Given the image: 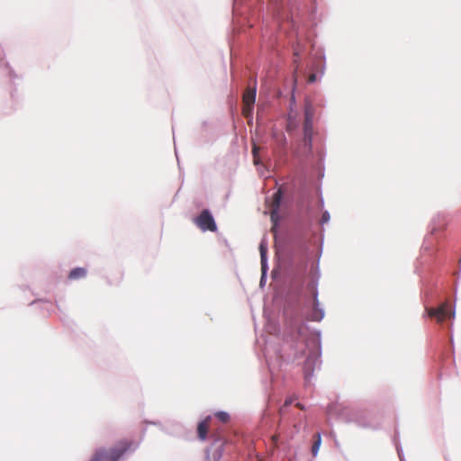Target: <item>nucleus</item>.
<instances>
[{"label":"nucleus","mask_w":461,"mask_h":461,"mask_svg":"<svg viewBox=\"0 0 461 461\" xmlns=\"http://www.w3.org/2000/svg\"><path fill=\"white\" fill-rule=\"evenodd\" d=\"M135 448V443L131 439H122L113 447H102L95 449L90 461H118L127 451Z\"/></svg>","instance_id":"f257e3e1"},{"label":"nucleus","mask_w":461,"mask_h":461,"mask_svg":"<svg viewBox=\"0 0 461 461\" xmlns=\"http://www.w3.org/2000/svg\"><path fill=\"white\" fill-rule=\"evenodd\" d=\"M427 315L435 319L438 323L444 322L447 319H453L455 317V312L450 309L447 302L441 303L438 307H426L425 309Z\"/></svg>","instance_id":"f03ea898"},{"label":"nucleus","mask_w":461,"mask_h":461,"mask_svg":"<svg viewBox=\"0 0 461 461\" xmlns=\"http://www.w3.org/2000/svg\"><path fill=\"white\" fill-rule=\"evenodd\" d=\"M256 85L252 87L248 86L242 95V114L248 119V123L252 121V112L256 101Z\"/></svg>","instance_id":"7ed1b4c3"},{"label":"nucleus","mask_w":461,"mask_h":461,"mask_svg":"<svg viewBox=\"0 0 461 461\" xmlns=\"http://www.w3.org/2000/svg\"><path fill=\"white\" fill-rule=\"evenodd\" d=\"M195 224L203 231H216L217 226L214 219L208 210H203L194 220Z\"/></svg>","instance_id":"20e7f679"},{"label":"nucleus","mask_w":461,"mask_h":461,"mask_svg":"<svg viewBox=\"0 0 461 461\" xmlns=\"http://www.w3.org/2000/svg\"><path fill=\"white\" fill-rule=\"evenodd\" d=\"M304 123H303V131H304V141L311 143L312 137V117H313V108L311 104L307 103L304 107Z\"/></svg>","instance_id":"39448f33"},{"label":"nucleus","mask_w":461,"mask_h":461,"mask_svg":"<svg viewBox=\"0 0 461 461\" xmlns=\"http://www.w3.org/2000/svg\"><path fill=\"white\" fill-rule=\"evenodd\" d=\"M213 444L207 450V458L212 461H219L221 457L224 442L218 437L214 436Z\"/></svg>","instance_id":"423d86ee"},{"label":"nucleus","mask_w":461,"mask_h":461,"mask_svg":"<svg viewBox=\"0 0 461 461\" xmlns=\"http://www.w3.org/2000/svg\"><path fill=\"white\" fill-rule=\"evenodd\" d=\"M282 197H283V193L279 189L273 194L272 199H271V203L269 205L270 217H271L272 221H274L275 223H276V221L279 219L278 210H279V207L281 204Z\"/></svg>","instance_id":"0eeeda50"},{"label":"nucleus","mask_w":461,"mask_h":461,"mask_svg":"<svg viewBox=\"0 0 461 461\" xmlns=\"http://www.w3.org/2000/svg\"><path fill=\"white\" fill-rule=\"evenodd\" d=\"M310 289H311V291L312 293V296H313V310L311 314V320L314 321H319L323 318L324 313H323V311L319 307V302H318V298H317L318 294H317L315 284L310 285Z\"/></svg>","instance_id":"6e6552de"},{"label":"nucleus","mask_w":461,"mask_h":461,"mask_svg":"<svg viewBox=\"0 0 461 461\" xmlns=\"http://www.w3.org/2000/svg\"><path fill=\"white\" fill-rule=\"evenodd\" d=\"M211 417H206L197 425V436L200 440H205L210 429Z\"/></svg>","instance_id":"1a4fd4ad"},{"label":"nucleus","mask_w":461,"mask_h":461,"mask_svg":"<svg viewBox=\"0 0 461 461\" xmlns=\"http://www.w3.org/2000/svg\"><path fill=\"white\" fill-rule=\"evenodd\" d=\"M86 276V269L84 267H76L68 275L70 280L84 278Z\"/></svg>","instance_id":"9d476101"},{"label":"nucleus","mask_w":461,"mask_h":461,"mask_svg":"<svg viewBox=\"0 0 461 461\" xmlns=\"http://www.w3.org/2000/svg\"><path fill=\"white\" fill-rule=\"evenodd\" d=\"M321 434L320 433H316L315 440H314L312 447V455L313 456L317 455V453L319 451V448H320V446H321Z\"/></svg>","instance_id":"9b49d317"},{"label":"nucleus","mask_w":461,"mask_h":461,"mask_svg":"<svg viewBox=\"0 0 461 461\" xmlns=\"http://www.w3.org/2000/svg\"><path fill=\"white\" fill-rule=\"evenodd\" d=\"M215 417L221 422L226 423L230 420V415L225 411H218L215 413Z\"/></svg>","instance_id":"f8f14e48"},{"label":"nucleus","mask_w":461,"mask_h":461,"mask_svg":"<svg viewBox=\"0 0 461 461\" xmlns=\"http://www.w3.org/2000/svg\"><path fill=\"white\" fill-rule=\"evenodd\" d=\"M259 249H260L262 268H264V265H265V261H266L267 247L263 243H261L259 246Z\"/></svg>","instance_id":"ddd939ff"},{"label":"nucleus","mask_w":461,"mask_h":461,"mask_svg":"<svg viewBox=\"0 0 461 461\" xmlns=\"http://www.w3.org/2000/svg\"><path fill=\"white\" fill-rule=\"evenodd\" d=\"M329 221H330V213L328 212H323V214L321 216V222L325 223V222H328Z\"/></svg>","instance_id":"4468645a"},{"label":"nucleus","mask_w":461,"mask_h":461,"mask_svg":"<svg viewBox=\"0 0 461 461\" xmlns=\"http://www.w3.org/2000/svg\"><path fill=\"white\" fill-rule=\"evenodd\" d=\"M258 152H259V147L257 144L254 143L253 147H252V155H253V157L258 156Z\"/></svg>","instance_id":"2eb2a0df"},{"label":"nucleus","mask_w":461,"mask_h":461,"mask_svg":"<svg viewBox=\"0 0 461 461\" xmlns=\"http://www.w3.org/2000/svg\"><path fill=\"white\" fill-rule=\"evenodd\" d=\"M316 80V75L315 74H311L308 77V82L309 83H313L315 82Z\"/></svg>","instance_id":"dca6fc26"},{"label":"nucleus","mask_w":461,"mask_h":461,"mask_svg":"<svg viewBox=\"0 0 461 461\" xmlns=\"http://www.w3.org/2000/svg\"><path fill=\"white\" fill-rule=\"evenodd\" d=\"M253 162H254L255 165H259L261 163L260 158H259V155L256 156V157H253Z\"/></svg>","instance_id":"f3484780"},{"label":"nucleus","mask_w":461,"mask_h":461,"mask_svg":"<svg viewBox=\"0 0 461 461\" xmlns=\"http://www.w3.org/2000/svg\"><path fill=\"white\" fill-rule=\"evenodd\" d=\"M278 438H279V436L277 434L272 436V441H273L275 447H276V444H277V441H278Z\"/></svg>","instance_id":"a211bd4d"},{"label":"nucleus","mask_w":461,"mask_h":461,"mask_svg":"<svg viewBox=\"0 0 461 461\" xmlns=\"http://www.w3.org/2000/svg\"><path fill=\"white\" fill-rule=\"evenodd\" d=\"M292 402H293V399L292 398H288V399H286L285 401V403H284L283 407H286V406L290 405Z\"/></svg>","instance_id":"6ab92c4d"},{"label":"nucleus","mask_w":461,"mask_h":461,"mask_svg":"<svg viewBox=\"0 0 461 461\" xmlns=\"http://www.w3.org/2000/svg\"><path fill=\"white\" fill-rule=\"evenodd\" d=\"M280 142H282V143L285 142V137L284 134H281V136H280Z\"/></svg>","instance_id":"aec40b11"},{"label":"nucleus","mask_w":461,"mask_h":461,"mask_svg":"<svg viewBox=\"0 0 461 461\" xmlns=\"http://www.w3.org/2000/svg\"><path fill=\"white\" fill-rule=\"evenodd\" d=\"M296 407H298L301 410H304V406L302 403H300V402L296 403Z\"/></svg>","instance_id":"412c9836"}]
</instances>
